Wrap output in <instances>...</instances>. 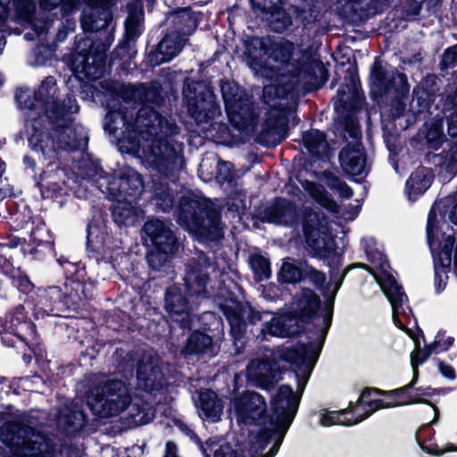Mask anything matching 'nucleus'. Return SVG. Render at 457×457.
Returning a JSON list of instances; mask_svg holds the SVG:
<instances>
[{
    "instance_id": "nucleus-1",
    "label": "nucleus",
    "mask_w": 457,
    "mask_h": 457,
    "mask_svg": "<svg viewBox=\"0 0 457 457\" xmlns=\"http://www.w3.org/2000/svg\"><path fill=\"white\" fill-rule=\"evenodd\" d=\"M14 99L18 108L25 112L29 147L41 153L44 160L47 161V168L59 161V151L46 122L53 131L62 136L64 150L75 152L81 148V138L77 137L75 130L65 133L74 121L73 114L79 111V105L71 93L63 98L59 96L54 77H46L34 91L27 87H17Z\"/></svg>"
},
{
    "instance_id": "nucleus-2",
    "label": "nucleus",
    "mask_w": 457,
    "mask_h": 457,
    "mask_svg": "<svg viewBox=\"0 0 457 457\" xmlns=\"http://www.w3.org/2000/svg\"><path fill=\"white\" fill-rule=\"evenodd\" d=\"M320 348L313 345L312 342L307 344L297 342L295 345L287 347L282 351L280 357L286 362L295 366L299 371H303L300 377L298 372L295 371L297 378V393L287 384L281 385L276 395L272 398L270 407V417L267 425H258L260 427L256 435V442L259 447L263 450L276 438L285 437L297 413L301 394L307 383L311 372L320 355Z\"/></svg>"
},
{
    "instance_id": "nucleus-3",
    "label": "nucleus",
    "mask_w": 457,
    "mask_h": 457,
    "mask_svg": "<svg viewBox=\"0 0 457 457\" xmlns=\"http://www.w3.org/2000/svg\"><path fill=\"white\" fill-rule=\"evenodd\" d=\"M66 279L64 287L50 286L37 287L31 299L32 314L36 320L48 316H62L66 311L79 312L85 308L92 297L93 282L87 278L82 262H71L63 256L57 259Z\"/></svg>"
},
{
    "instance_id": "nucleus-4",
    "label": "nucleus",
    "mask_w": 457,
    "mask_h": 457,
    "mask_svg": "<svg viewBox=\"0 0 457 457\" xmlns=\"http://www.w3.org/2000/svg\"><path fill=\"white\" fill-rule=\"evenodd\" d=\"M151 168L143 195L157 211L170 212L175 204L176 191L170 186L185 164L181 150L166 137H155L145 151Z\"/></svg>"
},
{
    "instance_id": "nucleus-5",
    "label": "nucleus",
    "mask_w": 457,
    "mask_h": 457,
    "mask_svg": "<svg viewBox=\"0 0 457 457\" xmlns=\"http://www.w3.org/2000/svg\"><path fill=\"white\" fill-rule=\"evenodd\" d=\"M202 12L193 11L191 6L172 9L166 17L168 27L162 38L157 41L151 36L147 39L145 62L150 67L159 66L171 61L188 42L200 22Z\"/></svg>"
},
{
    "instance_id": "nucleus-6",
    "label": "nucleus",
    "mask_w": 457,
    "mask_h": 457,
    "mask_svg": "<svg viewBox=\"0 0 457 457\" xmlns=\"http://www.w3.org/2000/svg\"><path fill=\"white\" fill-rule=\"evenodd\" d=\"M177 223L203 241H214L221 237V212L206 197L183 195L175 209Z\"/></svg>"
},
{
    "instance_id": "nucleus-7",
    "label": "nucleus",
    "mask_w": 457,
    "mask_h": 457,
    "mask_svg": "<svg viewBox=\"0 0 457 457\" xmlns=\"http://www.w3.org/2000/svg\"><path fill=\"white\" fill-rule=\"evenodd\" d=\"M371 95L373 98H389L384 114L392 120L403 116L406 111V99L410 93L407 75L396 68L386 71L381 62L375 61L370 69Z\"/></svg>"
},
{
    "instance_id": "nucleus-8",
    "label": "nucleus",
    "mask_w": 457,
    "mask_h": 457,
    "mask_svg": "<svg viewBox=\"0 0 457 457\" xmlns=\"http://www.w3.org/2000/svg\"><path fill=\"white\" fill-rule=\"evenodd\" d=\"M0 439L14 457H53L54 453L53 440L22 421L12 420L3 425Z\"/></svg>"
},
{
    "instance_id": "nucleus-9",
    "label": "nucleus",
    "mask_w": 457,
    "mask_h": 457,
    "mask_svg": "<svg viewBox=\"0 0 457 457\" xmlns=\"http://www.w3.org/2000/svg\"><path fill=\"white\" fill-rule=\"evenodd\" d=\"M170 220L158 217L148 218L143 226L145 240H149L152 248L147 252L145 259L148 267L154 271H161L170 263L179 251V237L176 234Z\"/></svg>"
},
{
    "instance_id": "nucleus-10",
    "label": "nucleus",
    "mask_w": 457,
    "mask_h": 457,
    "mask_svg": "<svg viewBox=\"0 0 457 457\" xmlns=\"http://www.w3.org/2000/svg\"><path fill=\"white\" fill-rule=\"evenodd\" d=\"M106 53L102 43L89 41L87 48L76 50L68 58L67 63L72 74L66 80L67 86L74 92L73 82L78 83L77 91L89 88L93 93L96 87L90 82L103 78L106 71Z\"/></svg>"
},
{
    "instance_id": "nucleus-11",
    "label": "nucleus",
    "mask_w": 457,
    "mask_h": 457,
    "mask_svg": "<svg viewBox=\"0 0 457 457\" xmlns=\"http://www.w3.org/2000/svg\"><path fill=\"white\" fill-rule=\"evenodd\" d=\"M87 404L93 415L105 419L119 415L131 403L124 382L107 379L93 385L86 394Z\"/></svg>"
},
{
    "instance_id": "nucleus-12",
    "label": "nucleus",
    "mask_w": 457,
    "mask_h": 457,
    "mask_svg": "<svg viewBox=\"0 0 457 457\" xmlns=\"http://www.w3.org/2000/svg\"><path fill=\"white\" fill-rule=\"evenodd\" d=\"M195 295H189L186 288L173 284L165 289L164 310L170 318V329L173 337L184 336L191 330L195 320L198 303Z\"/></svg>"
},
{
    "instance_id": "nucleus-13",
    "label": "nucleus",
    "mask_w": 457,
    "mask_h": 457,
    "mask_svg": "<svg viewBox=\"0 0 457 457\" xmlns=\"http://www.w3.org/2000/svg\"><path fill=\"white\" fill-rule=\"evenodd\" d=\"M220 92L228 122L242 132L253 127L257 120L252 96L237 83L220 80Z\"/></svg>"
},
{
    "instance_id": "nucleus-14",
    "label": "nucleus",
    "mask_w": 457,
    "mask_h": 457,
    "mask_svg": "<svg viewBox=\"0 0 457 457\" xmlns=\"http://www.w3.org/2000/svg\"><path fill=\"white\" fill-rule=\"evenodd\" d=\"M104 129L116 139L120 150L135 154L140 149L141 131L137 118L127 107L120 104L116 110H109L104 116Z\"/></svg>"
},
{
    "instance_id": "nucleus-15",
    "label": "nucleus",
    "mask_w": 457,
    "mask_h": 457,
    "mask_svg": "<svg viewBox=\"0 0 457 457\" xmlns=\"http://www.w3.org/2000/svg\"><path fill=\"white\" fill-rule=\"evenodd\" d=\"M200 328L186 332L185 345L180 350L184 357L211 353L214 350V340L220 339L223 333L222 319L212 312H205L199 318Z\"/></svg>"
},
{
    "instance_id": "nucleus-16",
    "label": "nucleus",
    "mask_w": 457,
    "mask_h": 457,
    "mask_svg": "<svg viewBox=\"0 0 457 457\" xmlns=\"http://www.w3.org/2000/svg\"><path fill=\"white\" fill-rule=\"evenodd\" d=\"M182 96L189 115L196 122H208L220 114L213 91L199 81L186 79Z\"/></svg>"
},
{
    "instance_id": "nucleus-17",
    "label": "nucleus",
    "mask_w": 457,
    "mask_h": 457,
    "mask_svg": "<svg viewBox=\"0 0 457 457\" xmlns=\"http://www.w3.org/2000/svg\"><path fill=\"white\" fill-rule=\"evenodd\" d=\"M105 178L107 181L104 192L110 199L132 203L142 197L145 182L136 170L125 168L113 170Z\"/></svg>"
},
{
    "instance_id": "nucleus-18",
    "label": "nucleus",
    "mask_w": 457,
    "mask_h": 457,
    "mask_svg": "<svg viewBox=\"0 0 457 457\" xmlns=\"http://www.w3.org/2000/svg\"><path fill=\"white\" fill-rule=\"evenodd\" d=\"M86 232L87 255L97 263L108 262L112 258L113 253L120 248V239L113 236L112 229L104 221L89 220Z\"/></svg>"
},
{
    "instance_id": "nucleus-19",
    "label": "nucleus",
    "mask_w": 457,
    "mask_h": 457,
    "mask_svg": "<svg viewBox=\"0 0 457 457\" xmlns=\"http://www.w3.org/2000/svg\"><path fill=\"white\" fill-rule=\"evenodd\" d=\"M262 130L257 135V142L264 147H274L281 144L288 136V120L291 107L287 103H270Z\"/></svg>"
},
{
    "instance_id": "nucleus-20",
    "label": "nucleus",
    "mask_w": 457,
    "mask_h": 457,
    "mask_svg": "<svg viewBox=\"0 0 457 457\" xmlns=\"http://www.w3.org/2000/svg\"><path fill=\"white\" fill-rule=\"evenodd\" d=\"M253 220L276 226L295 227L300 223L301 209L293 200L275 196L270 204L255 207Z\"/></svg>"
},
{
    "instance_id": "nucleus-21",
    "label": "nucleus",
    "mask_w": 457,
    "mask_h": 457,
    "mask_svg": "<svg viewBox=\"0 0 457 457\" xmlns=\"http://www.w3.org/2000/svg\"><path fill=\"white\" fill-rule=\"evenodd\" d=\"M393 390H382L366 386L362 389L358 400L353 403V411H356L354 420L345 424H358L368 419L377 411L397 407L395 395Z\"/></svg>"
},
{
    "instance_id": "nucleus-22",
    "label": "nucleus",
    "mask_w": 457,
    "mask_h": 457,
    "mask_svg": "<svg viewBox=\"0 0 457 457\" xmlns=\"http://www.w3.org/2000/svg\"><path fill=\"white\" fill-rule=\"evenodd\" d=\"M288 73L306 91L321 88L328 79V71L323 62L303 54L296 58Z\"/></svg>"
},
{
    "instance_id": "nucleus-23",
    "label": "nucleus",
    "mask_w": 457,
    "mask_h": 457,
    "mask_svg": "<svg viewBox=\"0 0 457 457\" xmlns=\"http://www.w3.org/2000/svg\"><path fill=\"white\" fill-rule=\"evenodd\" d=\"M237 422L245 426L267 425L270 414L267 412L265 398L259 393L245 391L234 399Z\"/></svg>"
},
{
    "instance_id": "nucleus-24",
    "label": "nucleus",
    "mask_w": 457,
    "mask_h": 457,
    "mask_svg": "<svg viewBox=\"0 0 457 457\" xmlns=\"http://www.w3.org/2000/svg\"><path fill=\"white\" fill-rule=\"evenodd\" d=\"M211 260L204 252L188 260L186 264L184 287L189 295L209 298L207 286L211 282Z\"/></svg>"
},
{
    "instance_id": "nucleus-25",
    "label": "nucleus",
    "mask_w": 457,
    "mask_h": 457,
    "mask_svg": "<svg viewBox=\"0 0 457 457\" xmlns=\"http://www.w3.org/2000/svg\"><path fill=\"white\" fill-rule=\"evenodd\" d=\"M15 331L17 338L25 343L29 348L38 345L39 335L37 326L28 315L23 304L20 303L6 312L4 318H0V332L4 329Z\"/></svg>"
},
{
    "instance_id": "nucleus-26",
    "label": "nucleus",
    "mask_w": 457,
    "mask_h": 457,
    "mask_svg": "<svg viewBox=\"0 0 457 457\" xmlns=\"http://www.w3.org/2000/svg\"><path fill=\"white\" fill-rule=\"evenodd\" d=\"M438 78L435 74H428L414 86L409 111L417 120L420 114L429 112L439 91Z\"/></svg>"
},
{
    "instance_id": "nucleus-27",
    "label": "nucleus",
    "mask_w": 457,
    "mask_h": 457,
    "mask_svg": "<svg viewBox=\"0 0 457 457\" xmlns=\"http://www.w3.org/2000/svg\"><path fill=\"white\" fill-rule=\"evenodd\" d=\"M338 161L345 175L353 182L361 183L367 156L361 144L347 143L339 152Z\"/></svg>"
},
{
    "instance_id": "nucleus-28",
    "label": "nucleus",
    "mask_w": 457,
    "mask_h": 457,
    "mask_svg": "<svg viewBox=\"0 0 457 457\" xmlns=\"http://www.w3.org/2000/svg\"><path fill=\"white\" fill-rule=\"evenodd\" d=\"M437 212L442 219L445 220L447 217L450 222L457 226V194L435 202L431 206L426 227L427 239L430 245L436 240L439 229Z\"/></svg>"
},
{
    "instance_id": "nucleus-29",
    "label": "nucleus",
    "mask_w": 457,
    "mask_h": 457,
    "mask_svg": "<svg viewBox=\"0 0 457 457\" xmlns=\"http://www.w3.org/2000/svg\"><path fill=\"white\" fill-rule=\"evenodd\" d=\"M419 379V371L414 372L411 380L403 386L394 389L396 403L398 406L423 403L432 406L436 411V407L427 398L434 395H440L446 389L427 387H415Z\"/></svg>"
},
{
    "instance_id": "nucleus-30",
    "label": "nucleus",
    "mask_w": 457,
    "mask_h": 457,
    "mask_svg": "<svg viewBox=\"0 0 457 457\" xmlns=\"http://www.w3.org/2000/svg\"><path fill=\"white\" fill-rule=\"evenodd\" d=\"M87 416L81 404L71 403L59 409L57 429L65 436H75L87 424Z\"/></svg>"
},
{
    "instance_id": "nucleus-31",
    "label": "nucleus",
    "mask_w": 457,
    "mask_h": 457,
    "mask_svg": "<svg viewBox=\"0 0 457 457\" xmlns=\"http://www.w3.org/2000/svg\"><path fill=\"white\" fill-rule=\"evenodd\" d=\"M305 331L303 325L295 324L288 312L273 316L256 328L257 337L266 338L267 336L276 337H298Z\"/></svg>"
},
{
    "instance_id": "nucleus-32",
    "label": "nucleus",
    "mask_w": 457,
    "mask_h": 457,
    "mask_svg": "<svg viewBox=\"0 0 457 457\" xmlns=\"http://www.w3.org/2000/svg\"><path fill=\"white\" fill-rule=\"evenodd\" d=\"M321 305L320 296L312 289L304 287L295 301V308L288 311V314L295 324L305 325L316 317Z\"/></svg>"
},
{
    "instance_id": "nucleus-33",
    "label": "nucleus",
    "mask_w": 457,
    "mask_h": 457,
    "mask_svg": "<svg viewBox=\"0 0 457 457\" xmlns=\"http://www.w3.org/2000/svg\"><path fill=\"white\" fill-rule=\"evenodd\" d=\"M270 38L257 36H248L244 41V55L248 66L253 71L269 69L268 55Z\"/></svg>"
},
{
    "instance_id": "nucleus-34",
    "label": "nucleus",
    "mask_w": 457,
    "mask_h": 457,
    "mask_svg": "<svg viewBox=\"0 0 457 457\" xmlns=\"http://www.w3.org/2000/svg\"><path fill=\"white\" fill-rule=\"evenodd\" d=\"M435 179L432 168L418 166L405 181L404 193L410 202L419 200L431 187Z\"/></svg>"
},
{
    "instance_id": "nucleus-35",
    "label": "nucleus",
    "mask_w": 457,
    "mask_h": 457,
    "mask_svg": "<svg viewBox=\"0 0 457 457\" xmlns=\"http://www.w3.org/2000/svg\"><path fill=\"white\" fill-rule=\"evenodd\" d=\"M230 301L235 306L220 304V308L230 327V335L235 342L241 341L249 332V324L245 318V306L233 295Z\"/></svg>"
},
{
    "instance_id": "nucleus-36",
    "label": "nucleus",
    "mask_w": 457,
    "mask_h": 457,
    "mask_svg": "<svg viewBox=\"0 0 457 457\" xmlns=\"http://www.w3.org/2000/svg\"><path fill=\"white\" fill-rule=\"evenodd\" d=\"M298 89V84L292 78V75L287 72V74L279 77L275 84L263 87V102L266 104H270L274 101L288 104V100L295 96Z\"/></svg>"
},
{
    "instance_id": "nucleus-37",
    "label": "nucleus",
    "mask_w": 457,
    "mask_h": 457,
    "mask_svg": "<svg viewBox=\"0 0 457 457\" xmlns=\"http://www.w3.org/2000/svg\"><path fill=\"white\" fill-rule=\"evenodd\" d=\"M249 376L262 386H268L282 373L279 363L272 358L252 361L247 366Z\"/></svg>"
},
{
    "instance_id": "nucleus-38",
    "label": "nucleus",
    "mask_w": 457,
    "mask_h": 457,
    "mask_svg": "<svg viewBox=\"0 0 457 457\" xmlns=\"http://www.w3.org/2000/svg\"><path fill=\"white\" fill-rule=\"evenodd\" d=\"M138 384L147 393L161 391L164 386V375L161 368L152 362H138L137 368Z\"/></svg>"
},
{
    "instance_id": "nucleus-39",
    "label": "nucleus",
    "mask_w": 457,
    "mask_h": 457,
    "mask_svg": "<svg viewBox=\"0 0 457 457\" xmlns=\"http://www.w3.org/2000/svg\"><path fill=\"white\" fill-rule=\"evenodd\" d=\"M10 268L12 270H8L5 277L10 278L12 286L16 288L21 295H25L24 303L30 305V300L34 299L33 296L37 292L35 284L31 281L25 270L14 267L12 259Z\"/></svg>"
},
{
    "instance_id": "nucleus-40",
    "label": "nucleus",
    "mask_w": 457,
    "mask_h": 457,
    "mask_svg": "<svg viewBox=\"0 0 457 457\" xmlns=\"http://www.w3.org/2000/svg\"><path fill=\"white\" fill-rule=\"evenodd\" d=\"M295 46L292 42L286 41H273L270 39V52L268 55V63L273 62L282 67H287V70L292 68L293 63L296 60L294 58Z\"/></svg>"
},
{
    "instance_id": "nucleus-41",
    "label": "nucleus",
    "mask_w": 457,
    "mask_h": 457,
    "mask_svg": "<svg viewBox=\"0 0 457 457\" xmlns=\"http://www.w3.org/2000/svg\"><path fill=\"white\" fill-rule=\"evenodd\" d=\"M302 141L303 147L310 155L317 160H321L325 156V152L328 149L327 135L324 131L312 129L302 133Z\"/></svg>"
},
{
    "instance_id": "nucleus-42",
    "label": "nucleus",
    "mask_w": 457,
    "mask_h": 457,
    "mask_svg": "<svg viewBox=\"0 0 457 457\" xmlns=\"http://www.w3.org/2000/svg\"><path fill=\"white\" fill-rule=\"evenodd\" d=\"M198 408L209 420L215 422L220 420L223 410V403L212 389H206L199 395Z\"/></svg>"
},
{
    "instance_id": "nucleus-43",
    "label": "nucleus",
    "mask_w": 457,
    "mask_h": 457,
    "mask_svg": "<svg viewBox=\"0 0 457 457\" xmlns=\"http://www.w3.org/2000/svg\"><path fill=\"white\" fill-rule=\"evenodd\" d=\"M303 236L312 257L320 258L336 244L333 236L328 231H321L320 228Z\"/></svg>"
},
{
    "instance_id": "nucleus-44",
    "label": "nucleus",
    "mask_w": 457,
    "mask_h": 457,
    "mask_svg": "<svg viewBox=\"0 0 457 457\" xmlns=\"http://www.w3.org/2000/svg\"><path fill=\"white\" fill-rule=\"evenodd\" d=\"M442 112L446 120L447 133L451 137H457V87L447 91L442 97Z\"/></svg>"
},
{
    "instance_id": "nucleus-45",
    "label": "nucleus",
    "mask_w": 457,
    "mask_h": 457,
    "mask_svg": "<svg viewBox=\"0 0 457 457\" xmlns=\"http://www.w3.org/2000/svg\"><path fill=\"white\" fill-rule=\"evenodd\" d=\"M364 102V96L360 95L357 90H353L351 96H348L344 86L338 87L337 92V100L335 102V111L337 113H353L361 108Z\"/></svg>"
},
{
    "instance_id": "nucleus-46",
    "label": "nucleus",
    "mask_w": 457,
    "mask_h": 457,
    "mask_svg": "<svg viewBox=\"0 0 457 457\" xmlns=\"http://www.w3.org/2000/svg\"><path fill=\"white\" fill-rule=\"evenodd\" d=\"M46 174L47 172L43 170L38 174V177H36L35 185L39 189L43 199H50L53 202L57 203L59 206L62 207L66 202L65 196L67 195V192L65 188L57 182H51L47 185H44L43 181L45 180Z\"/></svg>"
},
{
    "instance_id": "nucleus-47",
    "label": "nucleus",
    "mask_w": 457,
    "mask_h": 457,
    "mask_svg": "<svg viewBox=\"0 0 457 457\" xmlns=\"http://www.w3.org/2000/svg\"><path fill=\"white\" fill-rule=\"evenodd\" d=\"M131 96L142 104H153L156 106H161L164 101L159 84L147 86L140 83L132 87Z\"/></svg>"
},
{
    "instance_id": "nucleus-48",
    "label": "nucleus",
    "mask_w": 457,
    "mask_h": 457,
    "mask_svg": "<svg viewBox=\"0 0 457 457\" xmlns=\"http://www.w3.org/2000/svg\"><path fill=\"white\" fill-rule=\"evenodd\" d=\"M282 4H276L270 11L264 13L270 29L276 33H282L292 25V18Z\"/></svg>"
},
{
    "instance_id": "nucleus-49",
    "label": "nucleus",
    "mask_w": 457,
    "mask_h": 457,
    "mask_svg": "<svg viewBox=\"0 0 457 457\" xmlns=\"http://www.w3.org/2000/svg\"><path fill=\"white\" fill-rule=\"evenodd\" d=\"M382 287L385 295L392 304L394 312L401 308L403 303V298L407 299V295L403 292V287L398 284L391 273H386Z\"/></svg>"
},
{
    "instance_id": "nucleus-50",
    "label": "nucleus",
    "mask_w": 457,
    "mask_h": 457,
    "mask_svg": "<svg viewBox=\"0 0 457 457\" xmlns=\"http://www.w3.org/2000/svg\"><path fill=\"white\" fill-rule=\"evenodd\" d=\"M197 438V444L204 457H211L207 453V449L204 447L203 442L199 437ZM207 448L213 452V457H245L243 452H239L238 449L234 448L228 443L220 444L215 440L209 439L206 441Z\"/></svg>"
},
{
    "instance_id": "nucleus-51",
    "label": "nucleus",
    "mask_w": 457,
    "mask_h": 457,
    "mask_svg": "<svg viewBox=\"0 0 457 457\" xmlns=\"http://www.w3.org/2000/svg\"><path fill=\"white\" fill-rule=\"evenodd\" d=\"M22 251L28 253L32 256V259L37 261H45L48 258H55L56 252L54 241H33L32 244H28L26 247L22 246Z\"/></svg>"
},
{
    "instance_id": "nucleus-52",
    "label": "nucleus",
    "mask_w": 457,
    "mask_h": 457,
    "mask_svg": "<svg viewBox=\"0 0 457 457\" xmlns=\"http://www.w3.org/2000/svg\"><path fill=\"white\" fill-rule=\"evenodd\" d=\"M356 411H353V402H350L348 408L338 411H328L320 416V423L321 426L329 427L336 424L344 426H353V424H345L347 421L354 420Z\"/></svg>"
},
{
    "instance_id": "nucleus-53",
    "label": "nucleus",
    "mask_w": 457,
    "mask_h": 457,
    "mask_svg": "<svg viewBox=\"0 0 457 457\" xmlns=\"http://www.w3.org/2000/svg\"><path fill=\"white\" fill-rule=\"evenodd\" d=\"M457 175V139L453 141L448 151L445 152L444 164L438 172L439 179L451 180Z\"/></svg>"
},
{
    "instance_id": "nucleus-54",
    "label": "nucleus",
    "mask_w": 457,
    "mask_h": 457,
    "mask_svg": "<svg viewBox=\"0 0 457 457\" xmlns=\"http://www.w3.org/2000/svg\"><path fill=\"white\" fill-rule=\"evenodd\" d=\"M249 264L257 282L269 279L271 276L270 262L260 253H253L249 257Z\"/></svg>"
},
{
    "instance_id": "nucleus-55",
    "label": "nucleus",
    "mask_w": 457,
    "mask_h": 457,
    "mask_svg": "<svg viewBox=\"0 0 457 457\" xmlns=\"http://www.w3.org/2000/svg\"><path fill=\"white\" fill-rule=\"evenodd\" d=\"M86 0H39V8L43 12H52L60 7L62 15H68L76 11Z\"/></svg>"
},
{
    "instance_id": "nucleus-56",
    "label": "nucleus",
    "mask_w": 457,
    "mask_h": 457,
    "mask_svg": "<svg viewBox=\"0 0 457 457\" xmlns=\"http://www.w3.org/2000/svg\"><path fill=\"white\" fill-rule=\"evenodd\" d=\"M303 278V270L296 265L285 262L278 273V280L281 285H295Z\"/></svg>"
},
{
    "instance_id": "nucleus-57",
    "label": "nucleus",
    "mask_w": 457,
    "mask_h": 457,
    "mask_svg": "<svg viewBox=\"0 0 457 457\" xmlns=\"http://www.w3.org/2000/svg\"><path fill=\"white\" fill-rule=\"evenodd\" d=\"M327 186L333 191H337L342 199H351L353 196V188L338 176L331 171L324 173Z\"/></svg>"
},
{
    "instance_id": "nucleus-58",
    "label": "nucleus",
    "mask_w": 457,
    "mask_h": 457,
    "mask_svg": "<svg viewBox=\"0 0 457 457\" xmlns=\"http://www.w3.org/2000/svg\"><path fill=\"white\" fill-rule=\"evenodd\" d=\"M245 306V318L249 324V333L257 337L256 328L264 322L263 318L271 314L270 312H262L252 306L248 302L244 303Z\"/></svg>"
},
{
    "instance_id": "nucleus-59",
    "label": "nucleus",
    "mask_w": 457,
    "mask_h": 457,
    "mask_svg": "<svg viewBox=\"0 0 457 457\" xmlns=\"http://www.w3.org/2000/svg\"><path fill=\"white\" fill-rule=\"evenodd\" d=\"M441 345V340L435 339L431 344L425 345L424 349L411 355V364L413 373L419 371L418 367L424 363L433 353H438V347Z\"/></svg>"
},
{
    "instance_id": "nucleus-60",
    "label": "nucleus",
    "mask_w": 457,
    "mask_h": 457,
    "mask_svg": "<svg viewBox=\"0 0 457 457\" xmlns=\"http://www.w3.org/2000/svg\"><path fill=\"white\" fill-rule=\"evenodd\" d=\"M112 217L115 224L119 227L131 226L135 221V213L130 206L125 204H118L112 210Z\"/></svg>"
},
{
    "instance_id": "nucleus-61",
    "label": "nucleus",
    "mask_w": 457,
    "mask_h": 457,
    "mask_svg": "<svg viewBox=\"0 0 457 457\" xmlns=\"http://www.w3.org/2000/svg\"><path fill=\"white\" fill-rule=\"evenodd\" d=\"M84 170L85 174L88 178L96 179L97 182L99 183V188L104 192L102 187L106 188L107 179L105 177H109L110 173H107L103 169L100 162L98 160L89 161L87 164H85Z\"/></svg>"
},
{
    "instance_id": "nucleus-62",
    "label": "nucleus",
    "mask_w": 457,
    "mask_h": 457,
    "mask_svg": "<svg viewBox=\"0 0 457 457\" xmlns=\"http://www.w3.org/2000/svg\"><path fill=\"white\" fill-rule=\"evenodd\" d=\"M303 235L313 233L320 229V217L312 208L301 211V220Z\"/></svg>"
},
{
    "instance_id": "nucleus-63",
    "label": "nucleus",
    "mask_w": 457,
    "mask_h": 457,
    "mask_svg": "<svg viewBox=\"0 0 457 457\" xmlns=\"http://www.w3.org/2000/svg\"><path fill=\"white\" fill-rule=\"evenodd\" d=\"M425 139L429 149L435 151L438 150L445 141V134L442 126L434 124L428 128L425 135Z\"/></svg>"
},
{
    "instance_id": "nucleus-64",
    "label": "nucleus",
    "mask_w": 457,
    "mask_h": 457,
    "mask_svg": "<svg viewBox=\"0 0 457 457\" xmlns=\"http://www.w3.org/2000/svg\"><path fill=\"white\" fill-rule=\"evenodd\" d=\"M438 67L442 72H447L450 69L457 67V44L444 50Z\"/></svg>"
}]
</instances>
